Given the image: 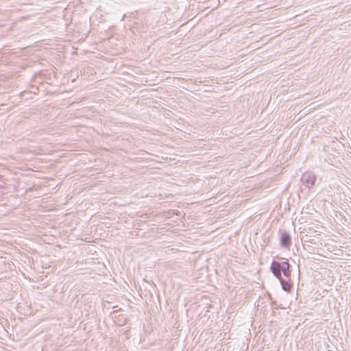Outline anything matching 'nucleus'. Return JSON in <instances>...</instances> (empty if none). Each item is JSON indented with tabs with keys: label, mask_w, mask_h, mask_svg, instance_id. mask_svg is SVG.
<instances>
[{
	"label": "nucleus",
	"mask_w": 351,
	"mask_h": 351,
	"mask_svg": "<svg viewBox=\"0 0 351 351\" xmlns=\"http://www.w3.org/2000/svg\"><path fill=\"white\" fill-rule=\"evenodd\" d=\"M66 104H67V108H69V107H71V106L77 104V101H75V99H73L72 97H67Z\"/></svg>",
	"instance_id": "8"
},
{
	"label": "nucleus",
	"mask_w": 351,
	"mask_h": 351,
	"mask_svg": "<svg viewBox=\"0 0 351 351\" xmlns=\"http://www.w3.org/2000/svg\"><path fill=\"white\" fill-rule=\"evenodd\" d=\"M129 332H130V328L126 330L125 331H124L123 334L127 336V338H129L128 337V335H129Z\"/></svg>",
	"instance_id": "13"
},
{
	"label": "nucleus",
	"mask_w": 351,
	"mask_h": 351,
	"mask_svg": "<svg viewBox=\"0 0 351 351\" xmlns=\"http://www.w3.org/2000/svg\"><path fill=\"white\" fill-rule=\"evenodd\" d=\"M269 299L271 300V307L274 308H278L279 306L277 305L276 301L272 300L271 295H269Z\"/></svg>",
	"instance_id": "11"
},
{
	"label": "nucleus",
	"mask_w": 351,
	"mask_h": 351,
	"mask_svg": "<svg viewBox=\"0 0 351 351\" xmlns=\"http://www.w3.org/2000/svg\"><path fill=\"white\" fill-rule=\"evenodd\" d=\"M77 131V129L75 126L71 125L69 127H67V136L69 134H71L73 133H75ZM69 140V138L67 137V141Z\"/></svg>",
	"instance_id": "9"
},
{
	"label": "nucleus",
	"mask_w": 351,
	"mask_h": 351,
	"mask_svg": "<svg viewBox=\"0 0 351 351\" xmlns=\"http://www.w3.org/2000/svg\"><path fill=\"white\" fill-rule=\"evenodd\" d=\"M69 221L70 222L69 224H67V232H69V231H71V233L67 235V243L71 242L72 244H74V241L79 239V235H75L73 232L77 231L76 226L80 223V218L75 214L69 213H67V221Z\"/></svg>",
	"instance_id": "3"
},
{
	"label": "nucleus",
	"mask_w": 351,
	"mask_h": 351,
	"mask_svg": "<svg viewBox=\"0 0 351 351\" xmlns=\"http://www.w3.org/2000/svg\"><path fill=\"white\" fill-rule=\"evenodd\" d=\"M75 7V1H70L68 2L67 3V7H66V9H67V14H69V12L70 10H73V8Z\"/></svg>",
	"instance_id": "10"
},
{
	"label": "nucleus",
	"mask_w": 351,
	"mask_h": 351,
	"mask_svg": "<svg viewBox=\"0 0 351 351\" xmlns=\"http://www.w3.org/2000/svg\"><path fill=\"white\" fill-rule=\"evenodd\" d=\"M66 267H71V265H69L68 264L66 265Z\"/></svg>",
	"instance_id": "16"
},
{
	"label": "nucleus",
	"mask_w": 351,
	"mask_h": 351,
	"mask_svg": "<svg viewBox=\"0 0 351 351\" xmlns=\"http://www.w3.org/2000/svg\"><path fill=\"white\" fill-rule=\"evenodd\" d=\"M90 26L92 27L93 29H95V25H99V24H95V20L93 19V17H90Z\"/></svg>",
	"instance_id": "12"
},
{
	"label": "nucleus",
	"mask_w": 351,
	"mask_h": 351,
	"mask_svg": "<svg viewBox=\"0 0 351 351\" xmlns=\"http://www.w3.org/2000/svg\"><path fill=\"white\" fill-rule=\"evenodd\" d=\"M128 323V319L125 318L124 320H123L121 325L126 324Z\"/></svg>",
	"instance_id": "14"
},
{
	"label": "nucleus",
	"mask_w": 351,
	"mask_h": 351,
	"mask_svg": "<svg viewBox=\"0 0 351 351\" xmlns=\"http://www.w3.org/2000/svg\"><path fill=\"white\" fill-rule=\"evenodd\" d=\"M0 188H1V186H0Z\"/></svg>",
	"instance_id": "18"
},
{
	"label": "nucleus",
	"mask_w": 351,
	"mask_h": 351,
	"mask_svg": "<svg viewBox=\"0 0 351 351\" xmlns=\"http://www.w3.org/2000/svg\"><path fill=\"white\" fill-rule=\"evenodd\" d=\"M301 181L308 189L312 187L316 182V176L311 172H305L301 177Z\"/></svg>",
	"instance_id": "5"
},
{
	"label": "nucleus",
	"mask_w": 351,
	"mask_h": 351,
	"mask_svg": "<svg viewBox=\"0 0 351 351\" xmlns=\"http://www.w3.org/2000/svg\"><path fill=\"white\" fill-rule=\"evenodd\" d=\"M269 270L280 281L282 289L286 292L291 293L293 288V265L290 261L285 258L276 256L271 261Z\"/></svg>",
	"instance_id": "1"
},
{
	"label": "nucleus",
	"mask_w": 351,
	"mask_h": 351,
	"mask_svg": "<svg viewBox=\"0 0 351 351\" xmlns=\"http://www.w3.org/2000/svg\"><path fill=\"white\" fill-rule=\"evenodd\" d=\"M79 77V72L78 70H71L70 73L67 71V82L69 80L71 81L72 83L75 82L77 78Z\"/></svg>",
	"instance_id": "6"
},
{
	"label": "nucleus",
	"mask_w": 351,
	"mask_h": 351,
	"mask_svg": "<svg viewBox=\"0 0 351 351\" xmlns=\"http://www.w3.org/2000/svg\"><path fill=\"white\" fill-rule=\"evenodd\" d=\"M280 245L282 247L285 249H289L291 245V236L288 231L286 230L280 229Z\"/></svg>",
	"instance_id": "4"
},
{
	"label": "nucleus",
	"mask_w": 351,
	"mask_h": 351,
	"mask_svg": "<svg viewBox=\"0 0 351 351\" xmlns=\"http://www.w3.org/2000/svg\"><path fill=\"white\" fill-rule=\"evenodd\" d=\"M69 319H72V317H69ZM70 322V319H67V326L69 325L68 322Z\"/></svg>",
	"instance_id": "15"
},
{
	"label": "nucleus",
	"mask_w": 351,
	"mask_h": 351,
	"mask_svg": "<svg viewBox=\"0 0 351 351\" xmlns=\"http://www.w3.org/2000/svg\"><path fill=\"white\" fill-rule=\"evenodd\" d=\"M66 267H71V265H69L68 264L66 265Z\"/></svg>",
	"instance_id": "17"
},
{
	"label": "nucleus",
	"mask_w": 351,
	"mask_h": 351,
	"mask_svg": "<svg viewBox=\"0 0 351 351\" xmlns=\"http://www.w3.org/2000/svg\"><path fill=\"white\" fill-rule=\"evenodd\" d=\"M82 17L80 14H75L71 11L69 23H67V53L70 52L72 56L76 55L77 47L72 43L77 44L80 41L84 40L87 36L86 29L83 28L84 24L82 21Z\"/></svg>",
	"instance_id": "2"
},
{
	"label": "nucleus",
	"mask_w": 351,
	"mask_h": 351,
	"mask_svg": "<svg viewBox=\"0 0 351 351\" xmlns=\"http://www.w3.org/2000/svg\"><path fill=\"white\" fill-rule=\"evenodd\" d=\"M75 155V154L74 153V150H73L72 149H71V145H69L68 143H67V155H66V157H67V162H72V157Z\"/></svg>",
	"instance_id": "7"
}]
</instances>
